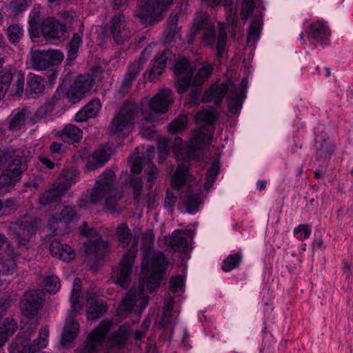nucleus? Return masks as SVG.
<instances>
[{
	"mask_svg": "<svg viewBox=\"0 0 353 353\" xmlns=\"http://www.w3.org/2000/svg\"><path fill=\"white\" fill-rule=\"evenodd\" d=\"M139 296V292L137 290L129 291L117 307V315L120 317H124L125 315L130 314L132 311Z\"/></svg>",
	"mask_w": 353,
	"mask_h": 353,
	"instance_id": "5701e85b",
	"label": "nucleus"
},
{
	"mask_svg": "<svg viewBox=\"0 0 353 353\" xmlns=\"http://www.w3.org/2000/svg\"><path fill=\"white\" fill-rule=\"evenodd\" d=\"M100 108L101 102L99 99L92 100L77 113L75 121L83 122L90 118L94 117L98 114Z\"/></svg>",
	"mask_w": 353,
	"mask_h": 353,
	"instance_id": "a878e982",
	"label": "nucleus"
},
{
	"mask_svg": "<svg viewBox=\"0 0 353 353\" xmlns=\"http://www.w3.org/2000/svg\"><path fill=\"white\" fill-rule=\"evenodd\" d=\"M199 33V20L195 18L192 22V26L187 34V43L192 45L195 41L196 36Z\"/></svg>",
	"mask_w": 353,
	"mask_h": 353,
	"instance_id": "69168bd1",
	"label": "nucleus"
},
{
	"mask_svg": "<svg viewBox=\"0 0 353 353\" xmlns=\"http://www.w3.org/2000/svg\"><path fill=\"white\" fill-rule=\"evenodd\" d=\"M18 328L17 323L13 319H6L0 326V348L12 336Z\"/></svg>",
	"mask_w": 353,
	"mask_h": 353,
	"instance_id": "7c9ffc66",
	"label": "nucleus"
},
{
	"mask_svg": "<svg viewBox=\"0 0 353 353\" xmlns=\"http://www.w3.org/2000/svg\"><path fill=\"white\" fill-rule=\"evenodd\" d=\"M310 34L317 41H323L330 36V30L324 21H317L310 25Z\"/></svg>",
	"mask_w": 353,
	"mask_h": 353,
	"instance_id": "2f4dec72",
	"label": "nucleus"
},
{
	"mask_svg": "<svg viewBox=\"0 0 353 353\" xmlns=\"http://www.w3.org/2000/svg\"><path fill=\"white\" fill-rule=\"evenodd\" d=\"M201 30L203 41L207 45H213L215 41L214 26L208 21L201 22L200 21V32Z\"/></svg>",
	"mask_w": 353,
	"mask_h": 353,
	"instance_id": "58836bf2",
	"label": "nucleus"
},
{
	"mask_svg": "<svg viewBox=\"0 0 353 353\" xmlns=\"http://www.w3.org/2000/svg\"><path fill=\"white\" fill-rule=\"evenodd\" d=\"M48 333V328H41L39 337L33 340L32 343L29 342L28 345L29 353H35L47 345Z\"/></svg>",
	"mask_w": 353,
	"mask_h": 353,
	"instance_id": "f704fd0d",
	"label": "nucleus"
},
{
	"mask_svg": "<svg viewBox=\"0 0 353 353\" xmlns=\"http://www.w3.org/2000/svg\"><path fill=\"white\" fill-rule=\"evenodd\" d=\"M188 243L186 237L179 234H172L170 246L173 250L179 252H185L188 250Z\"/></svg>",
	"mask_w": 353,
	"mask_h": 353,
	"instance_id": "49530a36",
	"label": "nucleus"
},
{
	"mask_svg": "<svg viewBox=\"0 0 353 353\" xmlns=\"http://www.w3.org/2000/svg\"><path fill=\"white\" fill-rule=\"evenodd\" d=\"M173 0H139L135 16L146 26L153 25L161 21Z\"/></svg>",
	"mask_w": 353,
	"mask_h": 353,
	"instance_id": "0eeeda50",
	"label": "nucleus"
},
{
	"mask_svg": "<svg viewBox=\"0 0 353 353\" xmlns=\"http://www.w3.org/2000/svg\"><path fill=\"white\" fill-rule=\"evenodd\" d=\"M143 65L141 62H138L137 61L129 65L128 71L123 78L119 89V92L121 94L124 95L128 92L132 82L137 78L140 72L143 70Z\"/></svg>",
	"mask_w": 353,
	"mask_h": 353,
	"instance_id": "412c9836",
	"label": "nucleus"
},
{
	"mask_svg": "<svg viewBox=\"0 0 353 353\" xmlns=\"http://www.w3.org/2000/svg\"><path fill=\"white\" fill-rule=\"evenodd\" d=\"M82 43V37L79 33H74L68 44V60L74 61L77 57L79 48Z\"/></svg>",
	"mask_w": 353,
	"mask_h": 353,
	"instance_id": "a18cd8bd",
	"label": "nucleus"
},
{
	"mask_svg": "<svg viewBox=\"0 0 353 353\" xmlns=\"http://www.w3.org/2000/svg\"><path fill=\"white\" fill-rule=\"evenodd\" d=\"M9 232L16 240L19 247H26L31 236L36 233V227L32 217L25 216L12 223Z\"/></svg>",
	"mask_w": 353,
	"mask_h": 353,
	"instance_id": "1a4fd4ad",
	"label": "nucleus"
},
{
	"mask_svg": "<svg viewBox=\"0 0 353 353\" xmlns=\"http://www.w3.org/2000/svg\"><path fill=\"white\" fill-rule=\"evenodd\" d=\"M109 328L108 321H101L88 336L85 344L78 348L79 353H96L97 347L103 341Z\"/></svg>",
	"mask_w": 353,
	"mask_h": 353,
	"instance_id": "2eb2a0df",
	"label": "nucleus"
},
{
	"mask_svg": "<svg viewBox=\"0 0 353 353\" xmlns=\"http://www.w3.org/2000/svg\"><path fill=\"white\" fill-rule=\"evenodd\" d=\"M130 185L134 192V200L138 204L140 201L141 194L143 188V181L140 176H132L130 178Z\"/></svg>",
	"mask_w": 353,
	"mask_h": 353,
	"instance_id": "603ef678",
	"label": "nucleus"
},
{
	"mask_svg": "<svg viewBox=\"0 0 353 353\" xmlns=\"http://www.w3.org/2000/svg\"><path fill=\"white\" fill-rule=\"evenodd\" d=\"M261 27L262 21L260 19H255L252 21L247 38L248 45L252 46L257 41Z\"/></svg>",
	"mask_w": 353,
	"mask_h": 353,
	"instance_id": "c03bdc74",
	"label": "nucleus"
},
{
	"mask_svg": "<svg viewBox=\"0 0 353 353\" xmlns=\"http://www.w3.org/2000/svg\"><path fill=\"white\" fill-rule=\"evenodd\" d=\"M26 120V110H23L21 111L16 113L13 117L11 119L9 129L14 130L20 128V127L25 124Z\"/></svg>",
	"mask_w": 353,
	"mask_h": 353,
	"instance_id": "5fc2aeb1",
	"label": "nucleus"
},
{
	"mask_svg": "<svg viewBox=\"0 0 353 353\" xmlns=\"http://www.w3.org/2000/svg\"><path fill=\"white\" fill-rule=\"evenodd\" d=\"M219 114L214 108L200 111V162L207 160L210 165L207 170L203 192L208 193L212 188L220 165L218 149L213 145L216 123Z\"/></svg>",
	"mask_w": 353,
	"mask_h": 353,
	"instance_id": "f257e3e1",
	"label": "nucleus"
},
{
	"mask_svg": "<svg viewBox=\"0 0 353 353\" xmlns=\"http://www.w3.org/2000/svg\"><path fill=\"white\" fill-rule=\"evenodd\" d=\"M129 335V325H123L120 326L112 336L111 345L114 347H122L126 343Z\"/></svg>",
	"mask_w": 353,
	"mask_h": 353,
	"instance_id": "72a5a7b5",
	"label": "nucleus"
},
{
	"mask_svg": "<svg viewBox=\"0 0 353 353\" xmlns=\"http://www.w3.org/2000/svg\"><path fill=\"white\" fill-rule=\"evenodd\" d=\"M188 174V167L185 164H181L177 167L172 178V187L173 188H181L185 182Z\"/></svg>",
	"mask_w": 353,
	"mask_h": 353,
	"instance_id": "e433bc0d",
	"label": "nucleus"
},
{
	"mask_svg": "<svg viewBox=\"0 0 353 353\" xmlns=\"http://www.w3.org/2000/svg\"><path fill=\"white\" fill-rule=\"evenodd\" d=\"M86 254L89 260L96 263L101 261L108 248L107 243L101 237L84 243Z\"/></svg>",
	"mask_w": 353,
	"mask_h": 353,
	"instance_id": "a211bd4d",
	"label": "nucleus"
},
{
	"mask_svg": "<svg viewBox=\"0 0 353 353\" xmlns=\"http://www.w3.org/2000/svg\"><path fill=\"white\" fill-rule=\"evenodd\" d=\"M116 235L118 238L120 245L125 247L131 241L132 233L128 225L125 223H120L116 230Z\"/></svg>",
	"mask_w": 353,
	"mask_h": 353,
	"instance_id": "a19ab883",
	"label": "nucleus"
},
{
	"mask_svg": "<svg viewBox=\"0 0 353 353\" xmlns=\"http://www.w3.org/2000/svg\"><path fill=\"white\" fill-rule=\"evenodd\" d=\"M44 285L49 293H56L60 288V283L57 276H49L45 279Z\"/></svg>",
	"mask_w": 353,
	"mask_h": 353,
	"instance_id": "13d9d810",
	"label": "nucleus"
},
{
	"mask_svg": "<svg viewBox=\"0 0 353 353\" xmlns=\"http://www.w3.org/2000/svg\"><path fill=\"white\" fill-rule=\"evenodd\" d=\"M169 141L166 139H161L158 142L159 159L163 161L169 152Z\"/></svg>",
	"mask_w": 353,
	"mask_h": 353,
	"instance_id": "e2e57ef3",
	"label": "nucleus"
},
{
	"mask_svg": "<svg viewBox=\"0 0 353 353\" xmlns=\"http://www.w3.org/2000/svg\"><path fill=\"white\" fill-rule=\"evenodd\" d=\"M254 6V0H243L241 17L243 19H247L253 11Z\"/></svg>",
	"mask_w": 353,
	"mask_h": 353,
	"instance_id": "774afa93",
	"label": "nucleus"
},
{
	"mask_svg": "<svg viewBox=\"0 0 353 353\" xmlns=\"http://www.w3.org/2000/svg\"><path fill=\"white\" fill-rule=\"evenodd\" d=\"M114 179V172L111 170H106L101 174L92 189L90 202L97 204L103 198L106 197L105 209L110 213H120L123 207L118 203V201L121 199L122 194L120 192L112 194Z\"/></svg>",
	"mask_w": 353,
	"mask_h": 353,
	"instance_id": "20e7f679",
	"label": "nucleus"
},
{
	"mask_svg": "<svg viewBox=\"0 0 353 353\" xmlns=\"http://www.w3.org/2000/svg\"><path fill=\"white\" fill-rule=\"evenodd\" d=\"M8 162V166L0 175V189L8 192L21 181L23 173L27 170L26 158L14 151L6 152L0 156V168Z\"/></svg>",
	"mask_w": 353,
	"mask_h": 353,
	"instance_id": "39448f33",
	"label": "nucleus"
},
{
	"mask_svg": "<svg viewBox=\"0 0 353 353\" xmlns=\"http://www.w3.org/2000/svg\"><path fill=\"white\" fill-rule=\"evenodd\" d=\"M12 73L10 70L4 69L0 71V101L5 97L12 81Z\"/></svg>",
	"mask_w": 353,
	"mask_h": 353,
	"instance_id": "ea45409f",
	"label": "nucleus"
},
{
	"mask_svg": "<svg viewBox=\"0 0 353 353\" xmlns=\"http://www.w3.org/2000/svg\"><path fill=\"white\" fill-rule=\"evenodd\" d=\"M80 294L81 280L79 278H76L73 282V288L70 297L72 312H79L82 308V305H81L79 302Z\"/></svg>",
	"mask_w": 353,
	"mask_h": 353,
	"instance_id": "4c0bfd02",
	"label": "nucleus"
},
{
	"mask_svg": "<svg viewBox=\"0 0 353 353\" xmlns=\"http://www.w3.org/2000/svg\"><path fill=\"white\" fill-rule=\"evenodd\" d=\"M154 235L151 230L141 234V249L143 253L140 283L142 290L152 293L159 285L167 267L165 258L162 252H154Z\"/></svg>",
	"mask_w": 353,
	"mask_h": 353,
	"instance_id": "f03ea898",
	"label": "nucleus"
},
{
	"mask_svg": "<svg viewBox=\"0 0 353 353\" xmlns=\"http://www.w3.org/2000/svg\"><path fill=\"white\" fill-rule=\"evenodd\" d=\"M241 261L242 254L241 252L230 254L223 260L222 264V270L225 272H228L237 268Z\"/></svg>",
	"mask_w": 353,
	"mask_h": 353,
	"instance_id": "09e8293b",
	"label": "nucleus"
},
{
	"mask_svg": "<svg viewBox=\"0 0 353 353\" xmlns=\"http://www.w3.org/2000/svg\"><path fill=\"white\" fill-rule=\"evenodd\" d=\"M58 101V98L56 96H53L49 99L45 104L41 105L38 110V114L41 116L48 113L52 112L54 103Z\"/></svg>",
	"mask_w": 353,
	"mask_h": 353,
	"instance_id": "0e129e2a",
	"label": "nucleus"
},
{
	"mask_svg": "<svg viewBox=\"0 0 353 353\" xmlns=\"http://www.w3.org/2000/svg\"><path fill=\"white\" fill-rule=\"evenodd\" d=\"M195 63L186 57L179 59L174 67L177 92L183 94L190 88L187 102L192 105L199 103V71L195 73Z\"/></svg>",
	"mask_w": 353,
	"mask_h": 353,
	"instance_id": "7ed1b4c3",
	"label": "nucleus"
},
{
	"mask_svg": "<svg viewBox=\"0 0 353 353\" xmlns=\"http://www.w3.org/2000/svg\"><path fill=\"white\" fill-rule=\"evenodd\" d=\"M213 65L212 64L203 62L200 64V84L201 81H204L208 79L213 71Z\"/></svg>",
	"mask_w": 353,
	"mask_h": 353,
	"instance_id": "338daca9",
	"label": "nucleus"
},
{
	"mask_svg": "<svg viewBox=\"0 0 353 353\" xmlns=\"http://www.w3.org/2000/svg\"><path fill=\"white\" fill-rule=\"evenodd\" d=\"M172 57V53L169 50H163L156 56L151 61V68L148 74V79L150 81L163 72L167 61Z\"/></svg>",
	"mask_w": 353,
	"mask_h": 353,
	"instance_id": "aec40b11",
	"label": "nucleus"
},
{
	"mask_svg": "<svg viewBox=\"0 0 353 353\" xmlns=\"http://www.w3.org/2000/svg\"><path fill=\"white\" fill-rule=\"evenodd\" d=\"M138 241L139 237L135 236L130 251L123 256L119 267L112 272L113 281L123 288L127 287L131 281L134 261L138 251Z\"/></svg>",
	"mask_w": 353,
	"mask_h": 353,
	"instance_id": "6e6552de",
	"label": "nucleus"
},
{
	"mask_svg": "<svg viewBox=\"0 0 353 353\" xmlns=\"http://www.w3.org/2000/svg\"><path fill=\"white\" fill-rule=\"evenodd\" d=\"M30 341L28 334L20 332L12 343L10 347V353H29L28 345Z\"/></svg>",
	"mask_w": 353,
	"mask_h": 353,
	"instance_id": "473e14b6",
	"label": "nucleus"
},
{
	"mask_svg": "<svg viewBox=\"0 0 353 353\" xmlns=\"http://www.w3.org/2000/svg\"><path fill=\"white\" fill-rule=\"evenodd\" d=\"M66 95L70 102L76 103L83 98L84 93L81 90L77 89L74 85H71Z\"/></svg>",
	"mask_w": 353,
	"mask_h": 353,
	"instance_id": "052dcab7",
	"label": "nucleus"
},
{
	"mask_svg": "<svg viewBox=\"0 0 353 353\" xmlns=\"http://www.w3.org/2000/svg\"><path fill=\"white\" fill-rule=\"evenodd\" d=\"M228 92L229 109L233 114L239 112L241 108L243 91L239 87L228 80L221 83L212 84L203 95L202 101L212 102L219 105L223 101L225 94Z\"/></svg>",
	"mask_w": 353,
	"mask_h": 353,
	"instance_id": "423d86ee",
	"label": "nucleus"
},
{
	"mask_svg": "<svg viewBox=\"0 0 353 353\" xmlns=\"http://www.w3.org/2000/svg\"><path fill=\"white\" fill-rule=\"evenodd\" d=\"M50 251L53 256L69 261L74 257L73 250L66 243H61L58 239H53L50 244Z\"/></svg>",
	"mask_w": 353,
	"mask_h": 353,
	"instance_id": "4be33fe9",
	"label": "nucleus"
},
{
	"mask_svg": "<svg viewBox=\"0 0 353 353\" xmlns=\"http://www.w3.org/2000/svg\"><path fill=\"white\" fill-rule=\"evenodd\" d=\"M110 155L104 148H100L94 152L92 157H89L86 163L88 170H94L103 166L109 159Z\"/></svg>",
	"mask_w": 353,
	"mask_h": 353,
	"instance_id": "cd10ccee",
	"label": "nucleus"
},
{
	"mask_svg": "<svg viewBox=\"0 0 353 353\" xmlns=\"http://www.w3.org/2000/svg\"><path fill=\"white\" fill-rule=\"evenodd\" d=\"M59 216V219L60 221L63 220L65 223L75 221L79 219L76 208L71 205L65 206L60 212Z\"/></svg>",
	"mask_w": 353,
	"mask_h": 353,
	"instance_id": "3c124183",
	"label": "nucleus"
},
{
	"mask_svg": "<svg viewBox=\"0 0 353 353\" xmlns=\"http://www.w3.org/2000/svg\"><path fill=\"white\" fill-rule=\"evenodd\" d=\"M199 127L192 131L190 141L184 145L181 137H176L173 141V152L178 160L194 159L199 150Z\"/></svg>",
	"mask_w": 353,
	"mask_h": 353,
	"instance_id": "f8f14e48",
	"label": "nucleus"
},
{
	"mask_svg": "<svg viewBox=\"0 0 353 353\" xmlns=\"http://www.w3.org/2000/svg\"><path fill=\"white\" fill-rule=\"evenodd\" d=\"M23 29L19 24H12L7 28L9 41L13 43H17L23 35Z\"/></svg>",
	"mask_w": 353,
	"mask_h": 353,
	"instance_id": "8fccbe9b",
	"label": "nucleus"
},
{
	"mask_svg": "<svg viewBox=\"0 0 353 353\" xmlns=\"http://www.w3.org/2000/svg\"><path fill=\"white\" fill-rule=\"evenodd\" d=\"M186 212L195 214L199 210V193L197 190L188 188L185 194Z\"/></svg>",
	"mask_w": 353,
	"mask_h": 353,
	"instance_id": "c9c22d12",
	"label": "nucleus"
},
{
	"mask_svg": "<svg viewBox=\"0 0 353 353\" xmlns=\"http://www.w3.org/2000/svg\"><path fill=\"white\" fill-rule=\"evenodd\" d=\"M188 123L187 117L181 116L172 121L168 125V130L173 134L183 130Z\"/></svg>",
	"mask_w": 353,
	"mask_h": 353,
	"instance_id": "864d4df0",
	"label": "nucleus"
},
{
	"mask_svg": "<svg viewBox=\"0 0 353 353\" xmlns=\"http://www.w3.org/2000/svg\"><path fill=\"white\" fill-rule=\"evenodd\" d=\"M24 83H25V77L24 74L19 72L17 74V79L13 83L12 92L13 95L21 97L24 91Z\"/></svg>",
	"mask_w": 353,
	"mask_h": 353,
	"instance_id": "4d7b16f0",
	"label": "nucleus"
},
{
	"mask_svg": "<svg viewBox=\"0 0 353 353\" xmlns=\"http://www.w3.org/2000/svg\"><path fill=\"white\" fill-rule=\"evenodd\" d=\"M40 10L37 8H34L30 14L28 21L29 32L32 37H34L36 33L39 34L40 31L39 28H41L42 22L40 20Z\"/></svg>",
	"mask_w": 353,
	"mask_h": 353,
	"instance_id": "37998d69",
	"label": "nucleus"
},
{
	"mask_svg": "<svg viewBox=\"0 0 353 353\" xmlns=\"http://www.w3.org/2000/svg\"><path fill=\"white\" fill-rule=\"evenodd\" d=\"M172 103V96L169 90H163L150 101V108L155 113H165Z\"/></svg>",
	"mask_w": 353,
	"mask_h": 353,
	"instance_id": "6ab92c4d",
	"label": "nucleus"
},
{
	"mask_svg": "<svg viewBox=\"0 0 353 353\" xmlns=\"http://www.w3.org/2000/svg\"><path fill=\"white\" fill-rule=\"evenodd\" d=\"M57 135L63 141L74 144L80 141L83 137V132L78 127L72 124H68L63 129L58 131Z\"/></svg>",
	"mask_w": 353,
	"mask_h": 353,
	"instance_id": "393cba45",
	"label": "nucleus"
},
{
	"mask_svg": "<svg viewBox=\"0 0 353 353\" xmlns=\"http://www.w3.org/2000/svg\"><path fill=\"white\" fill-rule=\"evenodd\" d=\"M94 82V80L90 74H81L77 77L72 85L85 94L90 91L93 86Z\"/></svg>",
	"mask_w": 353,
	"mask_h": 353,
	"instance_id": "79ce46f5",
	"label": "nucleus"
},
{
	"mask_svg": "<svg viewBox=\"0 0 353 353\" xmlns=\"http://www.w3.org/2000/svg\"><path fill=\"white\" fill-rule=\"evenodd\" d=\"M137 110V107L134 103L125 102L117 115L113 118L109 127L110 132L112 134H118L133 124Z\"/></svg>",
	"mask_w": 353,
	"mask_h": 353,
	"instance_id": "ddd939ff",
	"label": "nucleus"
},
{
	"mask_svg": "<svg viewBox=\"0 0 353 353\" xmlns=\"http://www.w3.org/2000/svg\"><path fill=\"white\" fill-rule=\"evenodd\" d=\"M45 293L42 290H32L26 292L20 300L21 314L29 319L34 318L43 307Z\"/></svg>",
	"mask_w": 353,
	"mask_h": 353,
	"instance_id": "9d476101",
	"label": "nucleus"
},
{
	"mask_svg": "<svg viewBox=\"0 0 353 353\" xmlns=\"http://www.w3.org/2000/svg\"><path fill=\"white\" fill-rule=\"evenodd\" d=\"M76 182L73 177L67 178L65 183L54 184L51 188L46 190L39 196V203L43 205L57 201L69 188Z\"/></svg>",
	"mask_w": 353,
	"mask_h": 353,
	"instance_id": "f3484780",
	"label": "nucleus"
},
{
	"mask_svg": "<svg viewBox=\"0 0 353 353\" xmlns=\"http://www.w3.org/2000/svg\"><path fill=\"white\" fill-rule=\"evenodd\" d=\"M30 6L26 0H14L10 2V9L14 15H18L24 12Z\"/></svg>",
	"mask_w": 353,
	"mask_h": 353,
	"instance_id": "bf43d9fd",
	"label": "nucleus"
},
{
	"mask_svg": "<svg viewBox=\"0 0 353 353\" xmlns=\"http://www.w3.org/2000/svg\"><path fill=\"white\" fill-rule=\"evenodd\" d=\"M39 30V34L36 33L34 37L39 38L43 36L52 39H64L67 37L66 26L53 17H48L43 19Z\"/></svg>",
	"mask_w": 353,
	"mask_h": 353,
	"instance_id": "4468645a",
	"label": "nucleus"
},
{
	"mask_svg": "<svg viewBox=\"0 0 353 353\" xmlns=\"http://www.w3.org/2000/svg\"><path fill=\"white\" fill-rule=\"evenodd\" d=\"M63 57V54L58 50H37L31 52L30 63L34 69L41 70L60 64Z\"/></svg>",
	"mask_w": 353,
	"mask_h": 353,
	"instance_id": "9b49d317",
	"label": "nucleus"
},
{
	"mask_svg": "<svg viewBox=\"0 0 353 353\" xmlns=\"http://www.w3.org/2000/svg\"><path fill=\"white\" fill-rule=\"evenodd\" d=\"M155 148L154 146L149 145L146 148L145 154H143L144 158L147 159L148 163L149 166L151 168L150 170L148 172V181L150 183L156 178L158 174V170L156 167L154 166V164L152 162L154 157Z\"/></svg>",
	"mask_w": 353,
	"mask_h": 353,
	"instance_id": "de8ad7c7",
	"label": "nucleus"
},
{
	"mask_svg": "<svg viewBox=\"0 0 353 353\" xmlns=\"http://www.w3.org/2000/svg\"><path fill=\"white\" fill-rule=\"evenodd\" d=\"M15 256L8 245V248L0 253V273L3 274H12L16 268Z\"/></svg>",
	"mask_w": 353,
	"mask_h": 353,
	"instance_id": "bb28decb",
	"label": "nucleus"
},
{
	"mask_svg": "<svg viewBox=\"0 0 353 353\" xmlns=\"http://www.w3.org/2000/svg\"><path fill=\"white\" fill-rule=\"evenodd\" d=\"M78 312H72V310L70 312L68 318L65 321V323L63 327L62 333V341L66 343H70L77 337L79 325L77 321L74 319L76 314Z\"/></svg>",
	"mask_w": 353,
	"mask_h": 353,
	"instance_id": "b1692460",
	"label": "nucleus"
},
{
	"mask_svg": "<svg viewBox=\"0 0 353 353\" xmlns=\"http://www.w3.org/2000/svg\"><path fill=\"white\" fill-rule=\"evenodd\" d=\"M227 32L223 26L219 28V38L216 43L217 56L221 57L226 44Z\"/></svg>",
	"mask_w": 353,
	"mask_h": 353,
	"instance_id": "680f3d73",
	"label": "nucleus"
},
{
	"mask_svg": "<svg viewBox=\"0 0 353 353\" xmlns=\"http://www.w3.org/2000/svg\"><path fill=\"white\" fill-rule=\"evenodd\" d=\"M88 309L87 311V316L88 320L94 321L101 317L107 311V305L94 298L88 299Z\"/></svg>",
	"mask_w": 353,
	"mask_h": 353,
	"instance_id": "c85d7f7f",
	"label": "nucleus"
},
{
	"mask_svg": "<svg viewBox=\"0 0 353 353\" xmlns=\"http://www.w3.org/2000/svg\"><path fill=\"white\" fill-rule=\"evenodd\" d=\"M294 234L300 240L303 241L310 237L312 230L308 224H300L294 229Z\"/></svg>",
	"mask_w": 353,
	"mask_h": 353,
	"instance_id": "6e6d98bb",
	"label": "nucleus"
},
{
	"mask_svg": "<svg viewBox=\"0 0 353 353\" xmlns=\"http://www.w3.org/2000/svg\"><path fill=\"white\" fill-rule=\"evenodd\" d=\"M45 90V79L41 76L30 74L27 81V92L33 97L43 92Z\"/></svg>",
	"mask_w": 353,
	"mask_h": 353,
	"instance_id": "c756f323",
	"label": "nucleus"
},
{
	"mask_svg": "<svg viewBox=\"0 0 353 353\" xmlns=\"http://www.w3.org/2000/svg\"><path fill=\"white\" fill-rule=\"evenodd\" d=\"M109 30L117 44H123L131 37V32L126 26L123 14L119 13L112 17Z\"/></svg>",
	"mask_w": 353,
	"mask_h": 353,
	"instance_id": "dca6fc26",
	"label": "nucleus"
}]
</instances>
